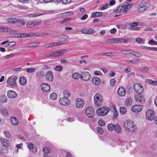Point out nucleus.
<instances>
[{"mask_svg": "<svg viewBox=\"0 0 157 157\" xmlns=\"http://www.w3.org/2000/svg\"><path fill=\"white\" fill-rule=\"evenodd\" d=\"M124 126L126 130L132 132H134L136 129L134 122L131 120H126L124 122Z\"/></svg>", "mask_w": 157, "mask_h": 157, "instance_id": "1", "label": "nucleus"}, {"mask_svg": "<svg viewBox=\"0 0 157 157\" xmlns=\"http://www.w3.org/2000/svg\"><path fill=\"white\" fill-rule=\"evenodd\" d=\"M109 108L107 107H101L98 109L96 111L97 115L100 116H104L108 113Z\"/></svg>", "mask_w": 157, "mask_h": 157, "instance_id": "2", "label": "nucleus"}, {"mask_svg": "<svg viewBox=\"0 0 157 157\" xmlns=\"http://www.w3.org/2000/svg\"><path fill=\"white\" fill-rule=\"evenodd\" d=\"M94 104L96 106H100L102 103V96L100 94H96L94 97Z\"/></svg>", "mask_w": 157, "mask_h": 157, "instance_id": "3", "label": "nucleus"}, {"mask_svg": "<svg viewBox=\"0 0 157 157\" xmlns=\"http://www.w3.org/2000/svg\"><path fill=\"white\" fill-rule=\"evenodd\" d=\"M17 79L16 76H13L10 77L7 79L6 83H7V87H11L15 85L16 83V80Z\"/></svg>", "mask_w": 157, "mask_h": 157, "instance_id": "4", "label": "nucleus"}, {"mask_svg": "<svg viewBox=\"0 0 157 157\" xmlns=\"http://www.w3.org/2000/svg\"><path fill=\"white\" fill-rule=\"evenodd\" d=\"M155 113L153 109L148 110L146 113V117L149 121H152L155 118Z\"/></svg>", "mask_w": 157, "mask_h": 157, "instance_id": "5", "label": "nucleus"}, {"mask_svg": "<svg viewBox=\"0 0 157 157\" xmlns=\"http://www.w3.org/2000/svg\"><path fill=\"white\" fill-rule=\"evenodd\" d=\"M134 89L137 94H141L143 91L144 89L140 83H136L134 84Z\"/></svg>", "mask_w": 157, "mask_h": 157, "instance_id": "6", "label": "nucleus"}, {"mask_svg": "<svg viewBox=\"0 0 157 157\" xmlns=\"http://www.w3.org/2000/svg\"><path fill=\"white\" fill-rule=\"evenodd\" d=\"M85 113L86 115L89 117L92 118L94 115V111L91 107H89L85 110Z\"/></svg>", "mask_w": 157, "mask_h": 157, "instance_id": "7", "label": "nucleus"}, {"mask_svg": "<svg viewBox=\"0 0 157 157\" xmlns=\"http://www.w3.org/2000/svg\"><path fill=\"white\" fill-rule=\"evenodd\" d=\"M135 99L136 101L140 103H142L145 102V99L143 95L141 94H136L135 95Z\"/></svg>", "mask_w": 157, "mask_h": 157, "instance_id": "8", "label": "nucleus"}, {"mask_svg": "<svg viewBox=\"0 0 157 157\" xmlns=\"http://www.w3.org/2000/svg\"><path fill=\"white\" fill-rule=\"evenodd\" d=\"M41 23V21H29L27 22L26 26L28 28H32L35 26L39 25Z\"/></svg>", "mask_w": 157, "mask_h": 157, "instance_id": "9", "label": "nucleus"}, {"mask_svg": "<svg viewBox=\"0 0 157 157\" xmlns=\"http://www.w3.org/2000/svg\"><path fill=\"white\" fill-rule=\"evenodd\" d=\"M59 102L62 105L67 106L70 104L71 101L68 98L63 97L59 99Z\"/></svg>", "mask_w": 157, "mask_h": 157, "instance_id": "10", "label": "nucleus"}, {"mask_svg": "<svg viewBox=\"0 0 157 157\" xmlns=\"http://www.w3.org/2000/svg\"><path fill=\"white\" fill-rule=\"evenodd\" d=\"M80 77L82 80L86 81L89 80L91 78V76L89 72L84 71L81 73Z\"/></svg>", "mask_w": 157, "mask_h": 157, "instance_id": "11", "label": "nucleus"}, {"mask_svg": "<svg viewBox=\"0 0 157 157\" xmlns=\"http://www.w3.org/2000/svg\"><path fill=\"white\" fill-rule=\"evenodd\" d=\"M68 50L67 49H61L54 52L52 53L53 57H57L62 56L65 53L67 52Z\"/></svg>", "mask_w": 157, "mask_h": 157, "instance_id": "12", "label": "nucleus"}, {"mask_svg": "<svg viewBox=\"0 0 157 157\" xmlns=\"http://www.w3.org/2000/svg\"><path fill=\"white\" fill-rule=\"evenodd\" d=\"M143 109V106L140 105H133L131 108L132 111L134 113L140 112Z\"/></svg>", "mask_w": 157, "mask_h": 157, "instance_id": "13", "label": "nucleus"}, {"mask_svg": "<svg viewBox=\"0 0 157 157\" xmlns=\"http://www.w3.org/2000/svg\"><path fill=\"white\" fill-rule=\"evenodd\" d=\"M75 105L78 108H81L83 107L84 105L83 100L81 98H77L75 101Z\"/></svg>", "mask_w": 157, "mask_h": 157, "instance_id": "14", "label": "nucleus"}, {"mask_svg": "<svg viewBox=\"0 0 157 157\" xmlns=\"http://www.w3.org/2000/svg\"><path fill=\"white\" fill-rule=\"evenodd\" d=\"M41 87L42 91L44 92H48L50 90V86L47 83H43L41 85Z\"/></svg>", "mask_w": 157, "mask_h": 157, "instance_id": "15", "label": "nucleus"}, {"mask_svg": "<svg viewBox=\"0 0 157 157\" xmlns=\"http://www.w3.org/2000/svg\"><path fill=\"white\" fill-rule=\"evenodd\" d=\"M46 80L49 82H52L53 79V74L51 71H47L45 75Z\"/></svg>", "mask_w": 157, "mask_h": 157, "instance_id": "16", "label": "nucleus"}, {"mask_svg": "<svg viewBox=\"0 0 157 157\" xmlns=\"http://www.w3.org/2000/svg\"><path fill=\"white\" fill-rule=\"evenodd\" d=\"M138 23L137 22H133L132 23L129 27V29L132 30H138L139 29V27H137Z\"/></svg>", "mask_w": 157, "mask_h": 157, "instance_id": "17", "label": "nucleus"}, {"mask_svg": "<svg viewBox=\"0 0 157 157\" xmlns=\"http://www.w3.org/2000/svg\"><path fill=\"white\" fill-rule=\"evenodd\" d=\"M117 93L120 96H124L126 93L125 89L122 87H119L117 90Z\"/></svg>", "mask_w": 157, "mask_h": 157, "instance_id": "18", "label": "nucleus"}, {"mask_svg": "<svg viewBox=\"0 0 157 157\" xmlns=\"http://www.w3.org/2000/svg\"><path fill=\"white\" fill-rule=\"evenodd\" d=\"M8 96L11 98H13L16 97L17 94L16 92L13 90H9L7 92Z\"/></svg>", "mask_w": 157, "mask_h": 157, "instance_id": "19", "label": "nucleus"}, {"mask_svg": "<svg viewBox=\"0 0 157 157\" xmlns=\"http://www.w3.org/2000/svg\"><path fill=\"white\" fill-rule=\"evenodd\" d=\"M6 21L10 23L13 24L17 23L18 21L15 18L10 17L7 18Z\"/></svg>", "mask_w": 157, "mask_h": 157, "instance_id": "20", "label": "nucleus"}, {"mask_svg": "<svg viewBox=\"0 0 157 157\" xmlns=\"http://www.w3.org/2000/svg\"><path fill=\"white\" fill-rule=\"evenodd\" d=\"M93 83L96 85H98L100 83V80L97 77H94L92 79Z\"/></svg>", "mask_w": 157, "mask_h": 157, "instance_id": "21", "label": "nucleus"}, {"mask_svg": "<svg viewBox=\"0 0 157 157\" xmlns=\"http://www.w3.org/2000/svg\"><path fill=\"white\" fill-rule=\"evenodd\" d=\"M27 80L26 78L24 77H21L19 79L20 84L22 85H24L27 83Z\"/></svg>", "mask_w": 157, "mask_h": 157, "instance_id": "22", "label": "nucleus"}, {"mask_svg": "<svg viewBox=\"0 0 157 157\" xmlns=\"http://www.w3.org/2000/svg\"><path fill=\"white\" fill-rule=\"evenodd\" d=\"M40 45V43L33 42L28 44L27 45V47L29 48H35Z\"/></svg>", "mask_w": 157, "mask_h": 157, "instance_id": "23", "label": "nucleus"}, {"mask_svg": "<svg viewBox=\"0 0 157 157\" xmlns=\"http://www.w3.org/2000/svg\"><path fill=\"white\" fill-rule=\"evenodd\" d=\"M132 99L130 98H127L125 100V103L127 106H130L132 104Z\"/></svg>", "mask_w": 157, "mask_h": 157, "instance_id": "24", "label": "nucleus"}, {"mask_svg": "<svg viewBox=\"0 0 157 157\" xmlns=\"http://www.w3.org/2000/svg\"><path fill=\"white\" fill-rule=\"evenodd\" d=\"M10 122L12 124L16 125L18 123L17 119L14 117H12L10 119Z\"/></svg>", "mask_w": 157, "mask_h": 157, "instance_id": "25", "label": "nucleus"}, {"mask_svg": "<svg viewBox=\"0 0 157 157\" xmlns=\"http://www.w3.org/2000/svg\"><path fill=\"white\" fill-rule=\"evenodd\" d=\"M139 70L141 72L146 73H147L149 70V68L147 67H142L138 68Z\"/></svg>", "mask_w": 157, "mask_h": 157, "instance_id": "26", "label": "nucleus"}, {"mask_svg": "<svg viewBox=\"0 0 157 157\" xmlns=\"http://www.w3.org/2000/svg\"><path fill=\"white\" fill-rule=\"evenodd\" d=\"M72 13L73 12L70 11L63 13L58 14V17L59 18H63L66 17L67 15V14L68 13L72 14Z\"/></svg>", "mask_w": 157, "mask_h": 157, "instance_id": "27", "label": "nucleus"}, {"mask_svg": "<svg viewBox=\"0 0 157 157\" xmlns=\"http://www.w3.org/2000/svg\"><path fill=\"white\" fill-rule=\"evenodd\" d=\"M0 32H9V33H15L16 32L13 30H12L9 28H7L6 27H3L2 30H0Z\"/></svg>", "mask_w": 157, "mask_h": 157, "instance_id": "28", "label": "nucleus"}, {"mask_svg": "<svg viewBox=\"0 0 157 157\" xmlns=\"http://www.w3.org/2000/svg\"><path fill=\"white\" fill-rule=\"evenodd\" d=\"M1 141L3 146L5 147H8L9 145V142L6 139H1Z\"/></svg>", "mask_w": 157, "mask_h": 157, "instance_id": "29", "label": "nucleus"}, {"mask_svg": "<svg viewBox=\"0 0 157 157\" xmlns=\"http://www.w3.org/2000/svg\"><path fill=\"white\" fill-rule=\"evenodd\" d=\"M102 13L101 12H96L92 13L91 16L92 18H94L99 16H101L102 14Z\"/></svg>", "mask_w": 157, "mask_h": 157, "instance_id": "30", "label": "nucleus"}, {"mask_svg": "<svg viewBox=\"0 0 157 157\" xmlns=\"http://www.w3.org/2000/svg\"><path fill=\"white\" fill-rule=\"evenodd\" d=\"M124 6H123V4L122 5H120L118 6L117 7V9L115 10H114L113 11V12H116L117 13H119L120 12H121V11L122 10V9L123 8Z\"/></svg>", "mask_w": 157, "mask_h": 157, "instance_id": "31", "label": "nucleus"}, {"mask_svg": "<svg viewBox=\"0 0 157 157\" xmlns=\"http://www.w3.org/2000/svg\"><path fill=\"white\" fill-rule=\"evenodd\" d=\"M107 128L109 131H112L115 128V125L112 123L109 124L107 125Z\"/></svg>", "mask_w": 157, "mask_h": 157, "instance_id": "32", "label": "nucleus"}, {"mask_svg": "<svg viewBox=\"0 0 157 157\" xmlns=\"http://www.w3.org/2000/svg\"><path fill=\"white\" fill-rule=\"evenodd\" d=\"M64 97L68 98L70 96V92L67 90H65L63 92Z\"/></svg>", "mask_w": 157, "mask_h": 157, "instance_id": "33", "label": "nucleus"}, {"mask_svg": "<svg viewBox=\"0 0 157 157\" xmlns=\"http://www.w3.org/2000/svg\"><path fill=\"white\" fill-rule=\"evenodd\" d=\"M136 41L139 44H143L144 43V40H143L141 38L138 37L136 39Z\"/></svg>", "mask_w": 157, "mask_h": 157, "instance_id": "34", "label": "nucleus"}, {"mask_svg": "<svg viewBox=\"0 0 157 157\" xmlns=\"http://www.w3.org/2000/svg\"><path fill=\"white\" fill-rule=\"evenodd\" d=\"M36 75L39 78H43L44 75V72L42 71H39L36 73Z\"/></svg>", "mask_w": 157, "mask_h": 157, "instance_id": "35", "label": "nucleus"}, {"mask_svg": "<svg viewBox=\"0 0 157 157\" xmlns=\"http://www.w3.org/2000/svg\"><path fill=\"white\" fill-rule=\"evenodd\" d=\"M116 132L117 133H120L121 132V128L120 126L118 124H116L115 125V128L114 129Z\"/></svg>", "mask_w": 157, "mask_h": 157, "instance_id": "36", "label": "nucleus"}, {"mask_svg": "<svg viewBox=\"0 0 157 157\" xmlns=\"http://www.w3.org/2000/svg\"><path fill=\"white\" fill-rule=\"evenodd\" d=\"M123 38H114V43H122Z\"/></svg>", "mask_w": 157, "mask_h": 157, "instance_id": "37", "label": "nucleus"}, {"mask_svg": "<svg viewBox=\"0 0 157 157\" xmlns=\"http://www.w3.org/2000/svg\"><path fill=\"white\" fill-rule=\"evenodd\" d=\"M57 94L55 93H53L51 94L50 98L52 100H55L57 98Z\"/></svg>", "mask_w": 157, "mask_h": 157, "instance_id": "38", "label": "nucleus"}, {"mask_svg": "<svg viewBox=\"0 0 157 157\" xmlns=\"http://www.w3.org/2000/svg\"><path fill=\"white\" fill-rule=\"evenodd\" d=\"M139 60L138 59H132L131 60H127L125 62L127 63H136L137 62H139Z\"/></svg>", "mask_w": 157, "mask_h": 157, "instance_id": "39", "label": "nucleus"}, {"mask_svg": "<svg viewBox=\"0 0 157 157\" xmlns=\"http://www.w3.org/2000/svg\"><path fill=\"white\" fill-rule=\"evenodd\" d=\"M120 112L122 114H124L126 112V108L124 107H121L120 109Z\"/></svg>", "mask_w": 157, "mask_h": 157, "instance_id": "40", "label": "nucleus"}, {"mask_svg": "<svg viewBox=\"0 0 157 157\" xmlns=\"http://www.w3.org/2000/svg\"><path fill=\"white\" fill-rule=\"evenodd\" d=\"M1 111L2 113L4 115V116H8V113L6 109L2 108L1 109Z\"/></svg>", "mask_w": 157, "mask_h": 157, "instance_id": "41", "label": "nucleus"}, {"mask_svg": "<svg viewBox=\"0 0 157 157\" xmlns=\"http://www.w3.org/2000/svg\"><path fill=\"white\" fill-rule=\"evenodd\" d=\"M0 101L3 103L6 102L7 100V98L6 96L2 95L0 97Z\"/></svg>", "mask_w": 157, "mask_h": 157, "instance_id": "42", "label": "nucleus"}, {"mask_svg": "<svg viewBox=\"0 0 157 157\" xmlns=\"http://www.w3.org/2000/svg\"><path fill=\"white\" fill-rule=\"evenodd\" d=\"M131 54L137 57H141L142 56V55L139 53L134 51H132Z\"/></svg>", "mask_w": 157, "mask_h": 157, "instance_id": "43", "label": "nucleus"}, {"mask_svg": "<svg viewBox=\"0 0 157 157\" xmlns=\"http://www.w3.org/2000/svg\"><path fill=\"white\" fill-rule=\"evenodd\" d=\"M105 42L108 44H110L111 43L114 44V38L106 39L105 40Z\"/></svg>", "mask_w": 157, "mask_h": 157, "instance_id": "44", "label": "nucleus"}, {"mask_svg": "<svg viewBox=\"0 0 157 157\" xmlns=\"http://www.w3.org/2000/svg\"><path fill=\"white\" fill-rule=\"evenodd\" d=\"M97 130L98 133L100 134H102L104 132V131L103 129L100 127L97 128Z\"/></svg>", "mask_w": 157, "mask_h": 157, "instance_id": "45", "label": "nucleus"}, {"mask_svg": "<svg viewBox=\"0 0 157 157\" xmlns=\"http://www.w3.org/2000/svg\"><path fill=\"white\" fill-rule=\"evenodd\" d=\"M80 76V75L78 73H75L72 75V78L75 79H77Z\"/></svg>", "mask_w": 157, "mask_h": 157, "instance_id": "46", "label": "nucleus"}, {"mask_svg": "<svg viewBox=\"0 0 157 157\" xmlns=\"http://www.w3.org/2000/svg\"><path fill=\"white\" fill-rule=\"evenodd\" d=\"M36 70V68H28L26 69V71L28 73H33Z\"/></svg>", "mask_w": 157, "mask_h": 157, "instance_id": "47", "label": "nucleus"}, {"mask_svg": "<svg viewBox=\"0 0 157 157\" xmlns=\"http://www.w3.org/2000/svg\"><path fill=\"white\" fill-rule=\"evenodd\" d=\"M63 67L61 66H57L55 67L54 69L55 71H61L63 69Z\"/></svg>", "mask_w": 157, "mask_h": 157, "instance_id": "48", "label": "nucleus"}, {"mask_svg": "<svg viewBox=\"0 0 157 157\" xmlns=\"http://www.w3.org/2000/svg\"><path fill=\"white\" fill-rule=\"evenodd\" d=\"M4 133L6 138H9L11 137V134L8 132L6 131H4Z\"/></svg>", "mask_w": 157, "mask_h": 157, "instance_id": "49", "label": "nucleus"}, {"mask_svg": "<svg viewBox=\"0 0 157 157\" xmlns=\"http://www.w3.org/2000/svg\"><path fill=\"white\" fill-rule=\"evenodd\" d=\"M148 43L151 45H157V42L154 41L153 39L149 40Z\"/></svg>", "mask_w": 157, "mask_h": 157, "instance_id": "50", "label": "nucleus"}, {"mask_svg": "<svg viewBox=\"0 0 157 157\" xmlns=\"http://www.w3.org/2000/svg\"><path fill=\"white\" fill-rule=\"evenodd\" d=\"M95 31L94 30L92 29H87V34H93L95 33Z\"/></svg>", "mask_w": 157, "mask_h": 157, "instance_id": "51", "label": "nucleus"}, {"mask_svg": "<svg viewBox=\"0 0 157 157\" xmlns=\"http://www.w3.org/2000/svg\"><path fill=\"white\" fill-rule=\"evenodd\" d=\"M147 6L144 5L143 6H140L139 8V10L140 11H143L147 9Z\"/></svg>", "mask_w": 157, "mask_h": 157, "instance_id": "52", "label": "nucleus"}, {"mask_svg": "<svg viewBox=\"0 0 157 157\" xmlns=\"http://www.w3.org/2000/svg\"><path fill=\"white\" fill-rule=\"evenodd\" d=\"M110 84L112 86H114L116 85V81L114 79H112L110 81Z\"/></svg>", "mask_w": 157, "mask_h": 157, "instance_id": "53", "label": "nucleus"}, {"mask_svg": "<svg viewBox=\"0 0 157 157\" xmlns=\"http://www.w3.org/2000/svg\"><path fill=\"white\" fill-rule=\"evenodd\" d=\"M109 5L108 4H106L105 5H103L101 7V10H104L108 8L109 6Z\"/></svg>", "mask_w": 157, "mask_h": 157, "instance_id": "54", "label": "nucleus"}, {"mask_svg": "<svg viewBox=\"0 0 157 157\" xmlns=\"http://www.w3.org/2000/svg\"><path fill=\"white\" fill-rule=\"evenodd\" d=\"M71 20V18H67L65 19H63V21H61V24H64L65 23H66L70 21Z\"/></svg>", "mask_w": 157, "mask_h": 157, "instance_id": "55", "label": "nucleus"}, {"mask_svg": "<svg viewBox=\"0 0 157 157\" xmlns=\"http://www.w3.org/2000/svg\"><path fill=\"white\" fill-rule=\"evenodd\" d=\"M42 14H28V16L29 17H35L38 16L42 15Z\"/></svg>", "mask_w": 157, "mask_h": 157, "instance_id": "56", "label": "nucleus"}, {"mask_svg": "<svg viewBox=\"0 0 157 157\" xmlns=\"http://www.w3.org/2000/svg\"><path fill=\"white\" fill-rule=\"evenodd\" d=\"M43 151L45 154L48 153L50 151V149L48 147H44L43 149Z\"/></svg>", "mask_w": 157, "mask_h": 157, "instance_id": "57", "label": "nucleus"}, {"mask_svg": "<svg viewBox=\"0 0 157 157\" xmlns=\"http://www.w3.org/2000/svg\"><path fill=\"white\" fill-rule=\"evenodd\" d=\"M34 145L32 143H29L27 144V147L29 149H32Z\"/></svg>", "mask_w": 157, "mask_h": 157, "instance_id": "58", "label": "nucleus"}, {"mask_svg": "<svg viewBox=\"0 0 157 157\" xmlns=\"http://www.w3.org/2000/svg\"><path fill=\"white\" fill-rule=\"evenodd\" d=\"M98 124L99 125L101 126H103L105 124L104 121L102 120H100L98 121Z\"/></svg>", "mask_w": 157, "mask_h": 157, "instance_id": "59", "label": "nucleus"}, {"mask_svg": "<svg viewBox=\"0 0 157 157\" xmlns=\"http://www.w3.org/2000/svg\"><path fill=\"white\" fill-rule=\"evenodd\" d=\"M51 43L46 44L43 45V47L44 48H50L52 47Z\"/></svg>", "mask_w": 157, "mask_h": 157, "instance_id": "60", "label": "nucleus"}, {"mask_svg": "<svg viewBox=\"0 0 157 157\" xmlns=\"http://www.w3.org/2000/svg\"><path fill=\"white\" fill-rule=\"evenodd\" d=\"M62 2L64 4H68L71 2V0H61Z\"/></svg>", "mask_w": 157, "mask_h": 157, "instance_id": "61", "label": "nucleus"}, {"mask_svg": "<svg viewBox=\"0 0 157 157\" xmlns=\"http://www.w3.org/2000/svg\"><path fill=\"white\" fill-rule=\"evenodd\" d=\"M16 55V54L14 53L12 54H9L7 55H6L5 56V58L6 59H7L9 58H11L13 56H15Z\"/></svg>", "mask_w": 157, "mask_h": 157, "instance_id": "62", "label": "nucleus"}, {"mask_svg": "<svg viewBox=\"0 0 157 157\" xmlns=\"http://www.w3.org/2000/svg\"><path fill=\"white\" fill-rule=\"evenodd\" d=\"M113 118H116L118 116V112H117L116 110H115L114 112L113 113Z\"/></svg>", "mask_w": 157, "mask_h": 157, "instance_id": "63", "label": "nucleus"}, {"mask_svg": "<svg viewBox=\"0 0 157 157\" xmlns=\"http://www.w3.org/2000/svg\"><path fill=\"white\" fill-rule=\"evenodd\" d=\"M123 38L122 42H123V43H125V44L127 43L129 40V38Z\"/></svg>", "mask_w": 157, "mask_h": 157, "instance_id": "64", "label": "nucleus"}]
</instances>
